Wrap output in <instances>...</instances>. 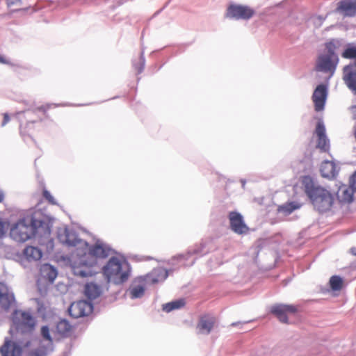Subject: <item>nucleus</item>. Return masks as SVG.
Wrapping results in <instances>:
<instances>
[{
	"mask_svg": "<svg viewBox=\"0 0 356 356\" xmlns=\"http://www.w3.org/2000/svg\"><path fill=\"white\" fill-rule=\"evenodd\" d=\"M58 238L67 246L75 248L70 259V266L74 275L81 277L95 275L98 259L107 257L113 252L109 245L100 240L89 246L88 242L79 238L76 232L67 228L58 232Z\"/></svg>",
	"mask_w": 356,
	"mask_h": 356,
	"instance_id": "f257e3e1",
	"label": "nucleus"
},
{
	"mask_svg": "<svg viewBox=\"0 0 356 356\" xmlns=\"http://www.w3.org/2000/svg\"><path fill=\"white\" fill-rule=\"evenodd\" d=\"M40 213H35L28 216L16 222L10 229V237L17 242L23 243L33 236L49 239L51 229L44 217L39 216Z\"/></svg>",
	"mask_w": 356,
	"mask_h": 356,
	"instance_id": "f03ea898",
	"label": "nucleus"
},
{
	"mask_svg": "<svg viewBox=\"0 0 356 356\" xmlns=\"http://www.w3.org/2000/svg\"><path fill=\"white\" fill-rule=\"evenodd\" d=\"M102 273L108 282L120 285L130 277L131 266L123 256H112L103 266Z\"/></svg>",
	"mask_w": 356,
	"mask_h": 356,
	"instance_id": "7ed1b4c3",
	"label": "nucleus"
},
{
	"mask_svg": "<svg viewBox=\"0 0 356 356\" xmlns=\"http://www.w3.org/2000/svg\"><path fill=\"white\" fill-rule=\"evenodd\" d=\"M302 184L305 193L316 210L319 212H325L331 209L334 202V196L329 191L316 186L309 177H305Z\"/></svg>",
	"mask_w": 356,
	"mask_h": 356,
	"instance_id": "20e7f679",
	"label": "nucleus"
},
{
	"mask_svg": "<svg viewBox=\"0 0 356 356\" xmlns=\"http://www.w3.org/2000/svg\"><path fill=\"white\" fill-rule=\"evenodd\" d=\"M36 325V319L29 312L15 310L12 314V327L9 332L12 334L15 329L22 334H31Z\"/></svg>",
	"mask_w": 356,
	"mask_h": 356,
	"instance_id": "39448f33",
	"label": "nucleus"
},
{
	"mask_svg": "<svg viewBox=\"0 0 356 356\" xmlns=\"http://www.w3.org/2000/svg\"><path fill=\"white\" fill-rule=\"evenodd\" d=\"M208 252L207 250H205V244L201 243L190 248L186 254L175 256L172 260L177 261L179 266H191L193 265L198 257L207 254Z\"/></svg>",
	"mask_w": 356,
	"mask_h": 356,
	"instance_id": "423d86ee",
	"label": "nucleus"
},
{
	"mask_svg": "<svg viewBox=\"0 0 356 356\" xmlns=\"http://www.w3.org/2000/svg\"><path fill=\"white\" fill-rule=\"evenodd\" d=\"M339 62V58L321 54L316 60L315 69L318 72L329 74L330 79L334 75Z\"/></svg>",
	"mask_w": 356,
	"mask_h": 356,
	"instance_id": "0eeeda50",
	"label": "nucleus"
},
{
	"mask_svg": "<svg viewBox=\"0 0 356 356\" xmlns=\"http://www.w3.org/2000/svg\"><path fill=\"white\" fill-rule=\"evenodd\" d=\"M148 284L142 276L136 277L126 291V295L131 299L141 298L144 295Z\"/></svg>",
	"mask_w": 356,
	"mask_h": 356,
	"instance_id": "6e6552de",
	"label": "nucleus"
},
{
	"mask_svg": "<svg viewBox=\"0 0 356 356\" xmlns=\"http://www.w3.org/2000/svg\"><path fill=\"white\" fill-rule=\"evenodd\" d=\"M254 14V10L247 6L232 5L227 11V17L235 19H249Z\"/></svg>",
	"mask_w": 356,
	"mask_h": 356,
	"instance_id": "1a4fd4ad",
	"label": "nucleus"
},
{
	"mask_svg": "<svg viewBox=\"0 0 356 356\" xmlns=\"http://www.w3.org/2000/svg\"><path fill=\"white\" fill-rule=\"evenodd\" d=\"M92 310V305L86 300L72 302L68 309L70 315L74 318L86 316L91 314Z\"/></svg>",
	"mask_w": 356,
	"mask_h": 356,
	"instance_id": "9d476101",
	"label": "nucleus"
},
{
	"mask_svg": "<svg viewBox=\"0 0 356 356\" xmlns=\"http://www.w3.org/2000/svg\"><path fill=\"white\" fill-rule=\"evenodd\" d=\"M29 345V341L25 343H17L6 339L4 344L0 348V352L2 356H21L22 348Z\"/></svg>",
	"mask_w": 356,
	"mask_h": 356,
	"instance_id": "9b49d317",
	"label": "nucleus"
},
{
	"mask_svg": "<svg viewBox=\"0 0 356 356\" xmlns=\"http://www.w3.org/2000/svg\"><path fill=\"white\" fill-rule=\"evenodd\" d=\"M327 95L328 89L327 86L320 84L315 88L312 98L316 111L319 112L324 110Z\"/></svg>",
	"mask_w": 356,
	"mask_h": 356,
	"instance_id": "f8f14e48",
	"label": "nucleus"
},
{
	"mask_svg": "<svg viewBox=\"0 0 356 356\" xmlns=\"http://www.w3.org/2000/svg\"><path fill=\"white\" fill-rule=\"evenodd\" d=\"M0 305L5 310L15 306L14 293L4 282H0Z\"/></svg>",
	"mask_w": 356,
	"mask_h": 356,
	"instance_id": "ddd939ff",
	"label": "nucleus"
},
{
	"mask_svg": "<svg viewBox=\"0 0 356 356\" xmlns=\"http://www.w3.org/2000/svg\"><path fill=\"white\" fill-rule=\"evenodd\" d=\"M230 227L232 231L238 234H245L248 232L249 228L245 225L241 214L238 212H230L229 215Z\"/></svg>",
	"mask_w": 356,
	"mask_h": 356,
	"instance_id": "4468645a",
	"label": "nucleus"
},
{
	"mask_svg": "<svg viewBox=\"0 0 356 356\" xmlns=\"http://www.w3.org/2000/svg\"><path fill=\"white\" fill-rule=\"evenodd\" d=\"M296 307L292 305L277 304L271 307L270 312L282 323L288 322L287 314L296 312Z\"/></svg>",
	"mask_w": 356,
	"mask_h": 356,
	"instance_id": "2eb2a0df",
	"label": "nucleus"
},
{
	"mask_svg": "<svg viewBox=\"0 0 356 356\" xmlns=\"http://www.w3.org/2000/svg\"><path fill=\"white\" fill-rule=\"evenodd\" d=\"M216 322L215 316L211 314L202 316L197 325V333L205 335L209 334L213 330Z\"/></svg>",
	"mask_w": 356,
	"mask_h": 356,
	"instance_id": "dca6fc26",
	"label": "nucleus"
},
{
	"mask_svg": "<svg viewBox=\"0 0 356 356\" xmlns=\"http://www.w3.org/2000/svg\"><path fill=\"white\" fill-rule=\"evenodd\" d=\"M315 132L318 137L317 147L323 152L328 151L330 149V140L326 136L325 127L323 122H318Z\"/></svg>",
	"mask_w": 356,
	"mask_h": 356,
	"instance_id": "f3484780",
	"label": "nucleus"
},
{
	"mask_svg": "<svg viewBox=\"0 0 356 356\" xmlns=\"http://www.w3.org/2000/svg\"><path fill=\"white\" fill-rule=\"evenodd\" d=\"M168 276V272L163 268H154L151 273L142 276L147 281L148 285L163 282Z\"/></svg>",
	"mask_w": 356,
	"mask_h": 356,
	"instance_id": "a211bd4d",
	"label": "nucleus"
},
{
	"mask_svg": "<svg viewBox=\"0 0 356 356\" xmlns=\"http://www.w3.org/2000/svg\"><path fill=\"white\" fill-rule=\"evenodd\" d=\"M40 334L42 338V341L44 344L41 346V353L47 354L54 349L53 337L51 335L49 328L47 325H44L41 327Z\"/></svg>",
	"mask_w": 356,
	"mask_h": 356,
	"instance_id": "6ab92c4d",
	"label": "nucleus"
},
{
	"mask_svg": "<svg viewBox=\"0 0 356 356\" xmlns=\"http://www.w3.org/2000/svg\"><path fill=\"white\" fill-rule=\"evenodd\" d=\"M40 273L42 278L49 284L54 282L58 275L56 268L49 264H42L40 266Z\"/></svg>",
	"mask_w": 356,
	"mask_h": 356,
	"instance_id": "aec40b11",
	"label": "nucleus"
},
{
	"mask_svg": "<svg viewBox=\"0 0 356 356\" xmlns=\"http://www.w3.org/2000/svg\"><path fill=\"white\" fill-rule=\"evenodd\" d=\"M33 115V112L31 111H26L16 113V115L20 122V133L23 136L26 135V128L32 125L34 122L33 120H28L31 118Z\"/></svg>",
	"mask_w": 356,
	"mask_h": 356,
	"instance_id": "412c9836",
	"label": "nucleus"
},
{
	"mask_svg": "<svg viewBox=\"0 0 356 356\" xmlns=\"http://www.w3.org/2000/svg\"><path fill=\"white\" fill-rule=\"evenodd\" d=\"M355 191L349 186L341 185L339 186L337 196L339 202L342 203H350L353 200V193Z\"/></svg>",
	"mask_w": 356,
	"mask_h": 356,
	"instance_id": "4be33fe9",
	"label": "nucleus"
},
{
	"mask_svg": "<svg viewBox=\"0 0 356 356\" xmlns=\"http://www.w3.org/2000/svg\"><path fill=\"white\" fill-rule=\"evenodd\" d=\"M337 10L344 16L354 17L356 15V0L353 1H341L338 3Z\"/></svg>",
	"mask_w": 356,
	"mask_h": 356,
	"instance_id": "5701e85b",
	"label": "nucleus"
},
{
	"mask_svg": "<svg viewBox=\"0 0 356 356\" xmlns=\"http://www.w3.org/2000/svg\"><path fill=\"white\" fill-rule=\"evenodd\" d=\"M339 170L332 161H325L321 165V172L323 177L329 179L334 178L338 174Z\"/></svg>",
	"mask_w": 356,
	"mask_h": 356,
	"instance_id": "b1692460",
	"label": "nucleus"
},
{
	"mask_svg": "<svg viewBox=\"0 0 356 356\" xmlns=\"http://www.w3.org/2000/svg\"><path fill=\"white\" fill-rule=\"evenodd\" d=\"M22 254L28 261H37L42 257V250L34 246L26 247L23 250Z\"/></svg>",
	"mask_w": 356,
	"mask_h": 356,
	"instance_id": "393cba45",
	"label": "nucleus"
},
{
	"mask_svg": "<svg viewBox=\"0 0 356 356\" xmlns=\"http://www.w3.org/2000/svg\"><path fill=\"white\" fill-rule=\"evenodd\" d=\"M71 331V325L66 320H60L56 324V329L54 331V338H61L67 337Z\"/></svg>",
	"mask_w": 356,
	"mask_h": 356,
	"instance_id": "a878e982",
	"label": "nucleus"
},
{
	"mask_svg": "<svg viewBox=\"0 0 356 356\" xmlns=\"http://www.w3.org/2000/svg\"><path fill=\"white\" fill-rule=\"evenodd\" d=\"M102 289L97 284L90 282L87 283L84 288L86 296L90 300H95L100 296Z\"/></svg>",
	"mask_w": 356,
	"mask_h": 356,
	"instance_id": "bb28decb",
	"label": "nucleus"
},
{
	"mask_svg": "<svg viewBox=\"0 0 356 356\" xmlns=\"http://www.w3.org/2000/svg\"><path fill=\"white\" fill-rule=\"evenodd\" d=\"M343 46V42L341 40L339 39H332L329 42H326L325 44L326 53H324L326 55L330 56H334L337 58H339L337 51L339 49Z\"/></svg>",
	"mask_w": 356,
	"mask_h": 356,
	"instance_id": "cd10ccee",
	"label": "nucleus"
},
{
	"mask_svg": "<svg viewBox=\"0 0 356 356\" xmlns=\"http://www.w3.org/2000/svg\"><path fill=\"white\" fill-rule=\"evenodd\" d=\"M300 207L301 204L296 202H289L279 206L277 211L279 213L286 216L290 215L293 211L300 209Z\"/></svg>",
	"mask_w": 356,
	"mask_h": 356,
	"instance_id": "c85d7f7f",
	"label": "nucleus"
},
{
	"mask_svg": "<svg viewBox=\"0 0 356 356\" xmlns=\"http://www.w3.org/2000/svg\"><path fill=\"white\" fill-rule=\"evenodd\" d=\"M184 299H178L163 305L162 309L164 312L168 313L175 309H179L185 305Z\"/></svg>",
	"mask_w": 356,
	"mask_h": 356,
	"instance_id": "c756f323",
	"label": "nucleus"
},
{
	"mask_svg": "<svg viewBox=\"0 0 356 356\" xmlns=\"http://www.w3.org/2000/svg\"><path fill=\"white\" fill-rule=\"evenodd\" d=\"M343 284V280L340 276L333 275L330 279V286L333 291L341 290Z\"/></svg>",
	"mask_w": 356,
	"mask_h": 356,
	"instance_id": "7c9ffc66",
	"label": "nucleus"
},
{
	"mask_svg": "<svg viewBox=\"0 0 356 356\" xmlns=\"http://www.w3.org/2000/svg\"><path fill=\"white\" fill-rule=\"evenodd\" d=\"M145 56H144V50L143 49L141 51V54H140V56L139 65H137L135 63H133V65H134V68L136 69V70L137 71V72L138 74H140L143 71L144 67H145Z\"/></svg>",
	"mask_w": 356,
	"mask_h": 356,
	"instance_id": "2f4dec72",
	"label": "nucleus"
},
{
	"mask_svg": "<svg viewBox=\"0 0 356 356\" xmlns=\"http://www.w3.org/2000/svg\"><path fill=\"white\" fill-rule=\"evenodd\" d=\"M43 195L51 204H56V202L55 201L54 197L48 191L44 190Z\"/></svg>",
	"mask_w": 356,
	"mask_h": 356,
	"instance_id": "473e14b6",
	"label": "nucleus"
},
{
	"mask_svg": "<svg viewBox=\"0 0 356 356\" xmlns=\"http://www.w3.org/2000/svg\"><path fill=\"white\" fill-rule=\"evenodd\" d=\"M350 186L356 191V172L351 176L350 179Z\"/></svg>",
	"mask_w": 356,
	"mask_h": 356,
	"instance_id": "72a5a7b5",
	"label": "nucleus"
},
{
	"mask_svg": "<svg viewBox=\"0 0 356 356\" xmlns=\"http://www.w3.org/2000/svg\"><path fill=\"white\" fill-rule=\"evenodd\" d=\"M4 234H5L4 224L2 221L0 220V238H1Z\"/></svg>",
	"mask_w": 356,
	"mask_h": 356,
	"instance_id": "f704fd0d",
	"label": "nucleus"
},
{
	"mask_svg": "<svg viewBox=\"0 0 356 356\" xmlns=\"http://www.w3.org/2000/svg\"><path fill=\"white\" fill-rule=\"evenodd\" d=\"M10 121V117L8 113H4L3 115V120L2 122L1 126H5Z\"/></svg>",
	"mask_w": 356,
	"mask_h": 356,
	"instance_id": "c9c22d12",
	"label": "nucleus"
},
{
	"mask_svg": "<svg viewBox=\"0 0 356 356\" xmlns=\"http://www.w3.org/2000/svg\"><path fill=\"white\" fill-rule=\"evenodd\" d=\"M20 0H7V4L8 6H11L15 4L20 3Z\"/></svg>",
	"mask_w": 356,
	"mask_h": 356,
	"instance_id": "e433bc0d",
	"label": "nucleus"
},
{
	"mask_svg": "<svg viewBox=\"0 0 356 356\" xmlns=\"http://www.w3.org/2000/svg\"><path fill=\"white\" fill-rule=\"evenodd\" d=\"M350 111L353 114V118L356 120V106H351Z\"/></svg>",
	"mask_w": 356,
	"mask_h": 356,
	"instance_id": "4c0bfd02",
	"label": "nucleus"
},
{
	"mask_svg": "<svg viewBox=\"0 0 356 356\" xmlns=\"http://www.w3.org/2000/svg\"><path fill=\"white\" fill-rule=\"evenodd\" d=\"M0 63H3V64H6V63H8V61L4 58L3 56L0 55Z\"/></svg>",
	"mask_w": 356,
	"mask_h": 356,
	"instance_id": "58836bf2",
	"label": "nucleus"
},
{
	"mask_svg": "<svg viewBox=\"0 0 356 356\" xmlns=\"http://www.w3.org/2000/svg\"><path fill=\"white\" fill-rule=\"evenodd\" d=\"M4 200V193L2 190L0 189V202H3Z\"/></svg>",
	"mask_w": 356,
	"mask_h": 356,
	"instance_id": "ea45409f",
	"label": "nucleus"
},
{
	"mask_svg": "<svg viewBox=\"0 0 356 356\" xmlns=\"http://www.w3.org/2000/svg\"><path fill=\"white\" fill-rule=\"evenodd\" d=\"M350 252L353 255L356 256V248H351Z\"/></svg>",
	"mask_w": 356,
	"mask_h": 356,
	"instance_id": "a19ab883",
	"label": "nucleus"
},
{
	"mask_svg": "<svg viewBox=\"0 0 356 356\" xmlns=\"http://www.w3.org/2000/svg\"><path fill=\"white\" fill-rule=\"evenodd\" d=\"M241 182L242 184V187L244 188L245 187V180L241 179Z\"/></svg>",
	"mask_w": 356,
	"mask_h": 356,
	"instance_id": "79ce46f5",
	"label": "nucleus"
}]
</instances>
